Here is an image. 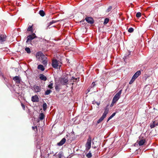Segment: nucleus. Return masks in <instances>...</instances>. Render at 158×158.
I'll return each mask as SVG.
<instances>
[{"mask_svg": "<svg viewBox=\"0 0 158 158\" xmlns=\"http://www.w3.org/2000/svg\"><path fill=\"white\" fill-rule=\"evenodd\" d=\"M112 9V7L111 6H109V7L106 10V12H109Z\"/></svg>", "mask_w": 158, "mask_h": 158, "instance_id": "obj_35", "label": "nucleus"}, {"mask_svg": "<svg viewBox=\"0 0 158 158\" xmlns=\"http://www.w3.org/2000/svg\"><path fill=\"white\" fill-rule=\"evenodd\" d=\"M13 80L17 83H20L21 79L19 76H15L13 78Z\"/></svg>", "mask_w": 158, "mask_h": 158, "instance_id": "obj_14", "label": "nucleus"}, {"mask_svg": "<svg viewBox=\"0 0 158 158\" xmlns=\"http://www.w3.org/2000/svg\"><path fill=\"white\" fill-rule=\"evenodd\" d=\"M45 117L43 113H41L39 115V119L40 120H43Z\"/></svg>", "mask_w": 158, "mask_h": 158, "instance_id": "obj_22", "label": "nucleus"}, {"mask_svg": "<svg viewBox=\"0 0 158 158\" xmlns=\"http://www.w3.org/2000/svg\"><path fill=\"white\" fill-rule=\"evenodd\" d=\"M57 22L56 21L52 20L48 23V26L47 28H50L51 27H50V26L52 25V24L56 23Z\"/></svg>", "mask_w": 158, "mask_h": 158, "instance_id": "obj_19", "label": "nucleus"}, {"mask_svg": "<svg viewBox=\"0 0 158 158\" xmlns=\"http://www.w3.org/2000/svg\"><path fill=\"white\" fill-rule=\"evenodd\" d=\"M66 141V139L64 138L62 139L60 142L57 143V145L59 146L62 145Z\"/></svg>", "mask_w": 158, "mask_h": 158, "instance_id": "obj_15", "label": "nucleus"}, {"mask_svg": "<svg viewBox=\"0 0 158 158\" xmlns=\"http://www.w3.org/2000/svg\"><path fill=\"white\" fill-rule=\"evenodd\" d=\"M32 130L35 131V132H37V127L35 126V127H32Z\"/></svg>", "mask_w": 158, "mask_h": 158, "instance_id": "obj_33", "label": "nucleus"}, {"mask_svg": "<svg viewBox=\"0 0 158 158\" xmlns=\"http://www.w3.org/2000/svg\"><path fill=\"white\" fill-rule=\"evenodd\" d=\"M85 19L88 23L91 24H92L94 23L93 19L91 17H87L85 18Z\"/></svg>", "mask_w": 158, "mask_h": 158, "instance_id": "obj_9", "label": "nucleus"}, {"mask_svg": "<svg viewBox=\"0 0 158 158\" xmlns=\"http://www.w3.org/2000/svg\"><path fill=\"white\" fill-rule=\"evenodd\" d=\"M96 103L97 104L98 106H99V105L100 104V102H96Z\"/></svg>", "mask_w": 158, "mask_h": 158, "instance_id": "obj_43", "label": "nucleus"}, {"mask_svg": "<svg viewBox=\"0 0 158 158\" xmlns=\"http://www.w3.org/2000/svg\"><path fill=\"white\" fill-rule=\"evenodd\" d=\"M130 53H131V52H130L129 51V52H128V55H126H126H125V56L126 57H127V56H129V55H130Z\"/></svg>", "mask_w": 158, "mask_h": 158, "instance_id": "obj_40", "label": "nucleus"}, {"mask_svg": "<svg viewBox=\"0 0 158 158\" xmlns=\"http://www.w3.org/2000/svg\"><path fill=\"white\" fill-rule=\"evenodd\" d=\"M141 74V71L140 70L138 71L136 73H135V74L133 75V78H135V79H136L137 77H138Z\"/></svg>", "mask_w": 158, "mask_h": 158, "instance_id": "obj_16", "label": "nucleus"}, {"mask_svg": "<svg viewBox=\"0 0 158 158\" xmlns=\"http://www.w3.org/2000/svg\"><path fill=\"white\" fill-rule=\"evenodd\" d=\"M116 113H114L110 117L108 118L107 122H108L109 120L111 119L115 115Z\"/></svg>", "mask_w": 158, "mask_h": 158, "instance_id": "obj_27", "label": "nucleus"}, {"mask_svg": "<svg viewBox=\"0 0 158 158\" xmlns=\"http://www.w3.org/2000/svg\"><path fill=\"white\" fill-rule=\"evenodd\" d=\"M36 56H40L42 58V57H44L45 56L42 53V52H38L36 53Z\"/></svg>", "mask_w": 158, "mask_h": 158, "instance_id": "obj_21", "label": "nucleus"}, {"mask_svg": "<svg viewBox=\"0 0 158 158\" xmlns=\"http://www.w3.org/2000/svg\"><path fill=\"white\" fill-rule=\"evenodd\" d=\"M86 156L88 158H90L91 157L92 155L90 151H89V152L86 155Z\"/></svg>", "mask_w": 158, "mask_h": 158, "instance_id": "obj_28", "label": "nucleus"}, {"mask_svg": "<svg viewBox=\"0 0 158 158\" xmlns=\"http://www.w3.org/2000/svg\"><path fill=\"white\" fill-rule=\"evenodd\" d=\"M52 91L49 89H48L47 90L45 93V95H49L51 92H52Z\"/></svg>", "mask_w": 158, "mask_h": 158, "instance_id": "obj_26", "label": "nucleus"}, {"mask_svg": "<svg viewBox=\"0 0 158 158\" xmlns=\"http://www.w3.org/2000/svg\"><path fill=\"white\" fill-rule=\"evenodd\" d=\"M135 79L134 78H133V77H132V79H131V80L129 82V84L130 85L135 80Z\"/></svg>", "mask_w": 158, "mask_h": 158, "instance_id": "obj_29", "label": "nucleus"}, {"mask_svg": "<svg viewBox=\"0 0 158 158\" xmlns=\"http://www.w3.org/2000/svg\"><path fill=\"white\" fill-rule=\"evenodd\" d=\"M158 125V119H155L154 121L150 124V127L151 129L154 128L156 126Z\"/></svg>", "mask_w": 158, "mask_h": 158, "instance_id": "obj_5", "label": "nucleus"}, {"mask_svg": "<svg viewBox=\"0 0 158 158\" xmlns=\"http://www.w3.org/2000/svg\"><path fill=\"white\" fill-rule=\"evenodd\" d=\"M43 108L44 110L45 111L47 108V104L45 102H44L43 105Z\"/></svg>", "mask_w": 158, "mask_h": 158, "instance_id": "obj_25", "label": "nucleus"}, {"mask_svg": "<svg viewBox=\"0 0 158 158\" xmlns=\"http://www.w3.org/2000/svg\"><path fill=\"white\" fill-rule=\"evenodd\" d=\"M58 88V86L57 85H56L55 87V89L56 90H57Z\"/></svg>", "mask_w": 158, "mask_h": 158, "instance_id": "obj_42", "label": "nucleus"}, {"mask_svg": "<svg viewBox=\"0 0 158 158\" xmlns=\"http://www.w3.org/2000/svg\"><path fill=\"white\" fill-rule=\"evenodd\" d=\"M6 36L3 34H0V43H2L6 40Z\"/></svg>", "mask_w": 158, "mask_h": 158, "instance_id": "obj_10", "label": "nucleus"}, {"mask_svg": "<svg viewBox=\"0 0 158 158\" xmlns=\"http://www.w3.org/2000/svg\"><path fill=\"white\" fill-rule=\"evenodd\" d=\"M58 157L59 158H61L63 156V154L62 153L60 152L58 155Z\"/></svg>", "mask_w": 158, "mask_h": 158, "instance_id": "obj_36", "label": "nucleus"}, {"mask_svg": "<svg viewBox=\"0 0 158 158\" xmlns=\"http://www.w3.org/2000/svg\"><path fill=\"white\" fill-rule=\"evenodd\" d=\"M95 85H96V84L95 83V82H93V83H92L91 85L92 87H94Z\"/></svg>", "mask_w": 158, "mask_h": 158, "instance_id": "obj_39", "label": "nucleus"}, {"mask_svg": "<svg viewBox=\"0 0 158 158\" xmlns=\"http://www.w3.org/2000/svg\"><path fill=\"white\" fill-rule=\"evenodd\" d=\"M39 14L41 16H44L45 15V13L42 10H40L39 11Z\"/></svg>", "mask_w": 158, "mask_h": 158, "instance_id": "obj_23", "label": "nucleus"}, {"mask_svg": "<svg viewBox=\"0 0 158 158\" xmlns=\"http://www.w3.org/2000/svg\"><path fill=\"white\" fill-rule=\"evenodd\" d=\"M25 50L27 53L30 54L31 53V50L29 48L26 47L25 48Z\"/></svg>", "mask_w": 158, "mask_h": 158, "instance_id": "obj_24", "label": "nucleus"}, {"mask_svg": "<svg viewBox=\"0 0 158 158\" xmlns=\"http://www.w3.org/2000/svg\"><path fill=\"white\" fill-rule=\"evenodd\" d=\"M116 102L115 101V102H114V101H113L112 100V103H111V105H110V106L111 107H112L113 106L114 104L116 103Z\"/></svg>", "mask_w": 158, "mask_h": 158, "instance_id": "obj_37", "label": "nucleus"}, {"mask_svg": "<svg viewBox=\"0 0 158 158\" xmlns=\"http://www.w3.org/2000/svg\"><path fill=\"white\" fill-rule=\"evenodd\" d=\"M134 31V29L132 27L130 28L128 30V32L130 33H132Z\"/></svg>", "mask_w": 158, "mask_h": 158, "instance_id": "obj_30", "label": "nucleus"}, {"mask_svg": "<svg viewBox=\"0 0 158 158\" xmlns=\"http://www.w3.org/2000/svg\"><path fill=\"white\" fill-rule=\"evenodd\" d=\"M33 25H32L31 26L29 25L27 28V31H30L31 33L33 32Z\"/></svg>", "mask_w": 158, "mask_h": 158, "instance_id": "obj_18", "label": "nucleus"}, {"mask_svg": "<svg viewBox=\"0 0 158 158\" xmlns=\"http://www.w3.org/2000/svg\"><path fill=\"white\" fill-rule=\"evenodd\" d=\"M142 138H143V137H142L141 136H140L139 137V139H141Z\"/></svg>", "mask_w": 158, "mask_h": 158, "instance_id": "obj_44", "label": "nucleus"}, {"mask_svg": "<svg viewBox=\"0 0 158 158\" xmlns=\"http://www.w3.org/2000/svg\"><path fill=\"white\" fill-rule=\"evenodd\" d=\"M40 78L41 80L44 81H46L47 79V77L44 75L42 74L40 75Z\"/></svg>", "mask_w": 158, "mask_h": 158, "instance_id": "obj_17", "label": "nucleus"}, {"mask_svg": "<svg viewBox=\"0 0 158 158\" xmlns=\"http://www.w3.org/2000/svg\"><path fill=\"white\" fill-rule=\"evenodd\" d=\"M33 88L34 89L36 93L40 92L41 89L40 86H38L35 85L33 86Z\"/></svg>", "mask_w": 158, "mask_h": 158, "instance_id": "obj_8", "label": "nucleus"}, {"mask_svg": "<svg viewBox=\"0 0 158 158\" xmlns=\"http://www.w3.org/2000/svg\"><path fill=\"white\" fill-rule=\"evenodd\" d=\"M37 68L38 69H40V70L42 71H44L45 69L44 66L42 65L41 64H39V65H38Z\"/></svg>", "mask_w": 158, "mask_h": 158, "instance_id": "obj_20", "label": "nucleus"}, {"mask_svg": "<svg viewBox=\"0 0 158 158\" xmlns=\"http://www.w3.org/2000/svg\"><path fill=\"white\" fill-rule=\"evenodd\" d=\"M92 141V138L90 136H89V138L87 139V142L86 144V149L87 150H89L91 146V143Z\"/></svg>", "mask_w": 158, "mask_h": 158, "instance_id": "obj_3", "label": "nucleus"}, {"mask_svg": "<svg viewBox=\"0 0 158 158\" xmlns=\"http://www.w3.org/2000/svg\"><path fill=\"white\" fill-rule=\"evenodd\" d=\"M31 101L33 102H37L39 101V98L37 95L32 96L31 97Z\"/></svg>", "mask_w": 158, "mask_h": 158, "instance_id": "obj_11", "label": "nucleus"}, {"mask_svg": "<svg viewBox=\"0 0 158 158\" xmlns=\"http://www.w3.org/2000/svg\"><path fill=\"white\" fill-rule=\"evenodd\" d=\"M109 109L108 108V106L106 107L105 109V110L101 117L98 120L97 123H99L103 120L104 118L106 117V115L109 112Z\"/></svg>", "mask_w": 158, "mask_h": 158, "instance_id": "obj_1", "label": "nucleus"}, {"mask_svg": "<svg viewBox=\"0 0 158 158\" xmlns=\"http://www.w3.org/2000/svg\"><path fill=\"white\" fill-rule=\"evenodd\" d=\"M145 142V139H140L139 141L137 140V143L139 144V146H142L143 145Z\"/></svg>", "mask_w": 158, "mask_h": 158, "instance_id": "obj_13", "label": "nucleus"}, {"mask_svg": "<svg viewBox=\"0 0 158 158\" xmlns=\"http://www.w3.org/2000/svg\"><path fill=\"white\" fill-rule=\"evenodd\" d=\"M42 63L44 65L46 66L48 62V59L47 57L44 56V57H42Z\"/></svg>", "mask_w": 158, "mask_h": 158, "instance_id": "obj_12", "label": "nucleus"}, {"mask_svg": "<svg viewBox=\"0 0 158 158\" xmlns=\"http://www.w3.org/2000/svg\"><path fill=\"white\" fill-rule=\"evenodd\" d=\"M109 21V20L108 19H107V18H106L104 20V24H107V23H108Z\"/></svg>", "mask_w": 158, "mask_h": 158, "instance_id": "obj_32", "label": "nucleus"}, {"mask_svg": "<svg viewBox=\"0 0 158 158\" xmlns=\"http://www.w3.org/2000/svg\"><path fill=\"white\" fill-rule=\"evenodd\" d=\"M21 106L22 107V108L24 110H25V106L22 103H21Z\"/></svg>", "mask_w": 158, "mask_h": 158, "instance_id": "obj_38", "label": "nucleus"}, {"mask_svg": "<svg viewBox=\"0 0 158 158\" xmlns=\"http://www.w3.org/2000/svg\"><path fill=\"white\" fill-rule=\"evenodd\" d=\"M37 37V36L34 33H32L31 35H29L27 37V39L26 41V43L28 44H31L32 40Z\"/></svg>", "mask_w": 158, "mask_h": 158, "instance_id": "obj_2", "label": "nucleus"}, {"mask_svg": "<svg viewBox=\"0 0 158 158\" xmlns=\"http://www.w3.org/2000/svg\"><path fill=\"white\" fill-rule=\"evenodd\" d=\"M77 78H75L74 77H72V80H75L76 81L77 80Z\"/></svg>", "mask_w": 158, "mask_h": 158, "instance_id": "obj_41", "label": "nucleus"}, {"mask_svg": "<svg viewBox=\"0 0 158 158\" xmlns=\"http://www.w3.org/2000/svg\"><path fill=\"white\" fill-rule=\"evenodd\" d=\"M122 90H120L118 91L114 96L113 98V100L114 102H117L120 98V95L121 94Z\"/></svg>", "mask_w": 158, "mask_h": 158, "instance_id": "obj_4", "label": "nucleus"}, {"mask_svg": "<svg viewBox=\"0 0 158 158\" xmlns=\"http://www.w3.org/2000/svg\"><path fill=\"white\" fill-rule=\"evenodd\" d=\"M52 66L55 69H57L58 66V61L56 59H53L52 60Z\"/></svg>", "mask_w": 158, "mask_h": 158, "instance_id": "obj_6", "label": "nucleus"}, {"mask_svg": "<svg viewBox=\"0 0 158 158\" xmlns=\"http://www.w3.org/2000/svg\"><path fill=\"white\" fill-rule=\"evenodd\" d=\"M141 14L140 12H137L136 15V16L137 18H139L141 16Z\"/></svg>", "mask_w": 158, "mask_h": 158, "instance_id": "obj_31", "label": "nucleus"}, {"mask_svg": "<svg viewBox=\"0 0 158 158\" xmlns=\"http://www.w3.org/2000/svg\"><path fill=\"white\" fill-rule=\"evenodd\" d=\"M61 83L64 85H65L68 81L67 78L65 77L61 78L60 80Z\"/></svg>", "mask_w": 158, "mask_h": 158, "instance_id": "obj_7", "label": "nucleus"}, {"mask_svg": "<svg viewBox=\"0 0 158 158\" xmlns=\"http://www.w3.org/2000/svg\"><path fill=\"white\" fill-rule=\"evenodd\" d=\"M53 85V83H50V84L48 85V87L49 88L52 89L53 88V87H52Z\"/></svg>", "mask_w": 158, "mask_h": 158, "instance_id": "obj_34", "label": "nucleus"}]
</instances>
